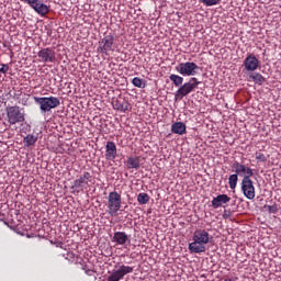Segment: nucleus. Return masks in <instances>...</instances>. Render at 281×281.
<instances>
[{"instance_id": "17", "label": "nucleus", "mask_w": 281, "mask_h": 281, "mask_svg": "<svg viewBox=\"0 0 281 281\" xmlns=\"http://www.w3.org/2000/svg\"><path fill=\"white\" fill-rule=\"evenodd\" d=\"M229 201H232V198H229L227 194H218L217 196L213 198L211 204L214 210H218V207H223V205L229 203Z\"/></svg>"}, {"instance_id": "24", "label": "nucleus", "mask_w": 281, "mask_h": 281, "mask_svg": "<svg viewBox=\"0 0 281 281\" xmlns=\"http://www.w3.org/2000/svg\"><path fill=\"white\" fill-rule=\"evenodd\" d=\"M132 85L134 87H137V89H146V80L139 78V77H135L132 79Z\"/></svg>"}, {"instance_id": "12", "label": "nucleus", "mask_w": 281, "mask_h": 281, "mask_svg": "<svg viewBox=\"0 0 281 281\" xmlns=\"http://www.w3.org/2000/svg\"><path fill=\"white\" fill-rule=\"evenodd\" d=\"M38 63H56V50L52 47L42 48L38 53Z\"/></svg>"}, {"instance_id": "15", "label": "nucleus", "mask_w": 281, "mask_h": 281, "mask_svg": "<svg viewBox=\"0 0 281 281\" xmlns=\"http://www.w3.org/2000/svg\"><path fill=\"white\" fill-rule=\"evenodd\" d=\"M115 157H117V145L109 140L105 145V159L106 161H115Z\"/></svg>"}, {"instance_id": "2", "label": "nucleus", "mask_w": 281, "mask_h": 281, "mask_svg": "<svg viewBox=\"0 0 281 281\" xmlns=\"http://www.w3.org/2000/svg\"><path fill=\"white\" fill-rule=\"evenodd\" d=\"M34 101L38 104L41 113H49L60 104V99L57 97H34Z\"/></svg>"}, {"instance_id": "30", "label": "nucleus", "mask_w": 281, "mask_h": 281, "mask_svg": "<svg viewBox=\"0 0 281 281\" xmlns=\"http://www.w3.org/2000/svg\"><path fill=\"white\" fill-rule=\"evenodd\" d=\"M0 74H8V71H10V66L7 64H0Z\"/></svg>"}, {"instance_id": "25", "label": "nucleus", "mask_w": 281, "mask_h": 281, "mask_svg": "<svg viewBox=\"0 0 281 281\" xmlns=\"http://www.w3.org/2000/svg\"><path fill=\"white\" fill-rule=\"evenodd\" d=\"M37 139H38V137H36L35 135L29 134V135H26V136L24 137V144H25V146H27V147L34 146V144H36Z\"/></svg>"}, {"instance_id": "3", "label": "nucleus", "mask_w": 281, "mask_h": 281, "mask_svg": "<svg viewBox=\"0 0 281 281\" xmlns=\"http://www.w3.org/2000/svg\"><path fill=\"white\" fill-rule=\"evenodd\" d=\"M7 121L10 126H14V124H23L25 122V112L21 110L19 105H10L5 109Z\"/></svg>"}, {"instance_id": "18", "label": "nucleus", "mask_w": 281, "mask_h": 281, "mask_svg": "<svg viewBox=\"0 0 281 281\" xmlns=\"http://www.w3.org/2000/svg\"><path fill=\"white\" fill-rule=\"evenodd\" d=\"M112 240L116 245H126V243H131V236L126 235L125 232H115Z\"/></svg>"}, {"instance_id": "21", "label": "nucleus", "mask_w": 281, "mask_h": 281, "mask_svg": "<svg viewBox=\"0 0 281 281\" xmlns=\"http://www.w3.org/2000/svg\"><path fill=\"white\" fill-rule=\"evenodd\" d=\"M249 78H251L252 81H254L256 85H259V86L265 85V82L267 81V79L265 78V76H262V75L259 74V72L251 74V75L249 76Z\"/></svg>"}, {"instance_id": "14", "label": "nucleus", "mask_w": 281, "mask_h": 281, "mask_svg": "<svg viewBox=\"0 0 281 281\" xmlns=\"http://www.w3.org/2000/svg\"><path fill=\"white\" fill-rule=\"evenodd\" d=\"M244 67L246 71H256L260 67V60L256 58V55L249 54L244 60Z\"/></svg>"}, {"instance_id": "13", "label": "nucleus", "mask_w": 281, "mask_h": 281, "mask_svg": "<svg viewBox=\"0 0 281 281\" xmlns=\"http://www.w3.org/2000/svg\"><path fill=\"white\" fill-rule=\"evenodd\" d=\"M128 273H133V267L121 265L117 270L111 273L108 277V281H119L124 278V276H128Z\"/></svg>"}, {"instance_id": "19", "label": "nucleus", "mask_w": 281, "mask_h": 281, "mask_svg": "<svg viewBox=\"0 0 281 281\" xmlns=\"http://www.w3.org/2000/svg\"><path fill=\"white\" fill-rule=\"evenodd\" d=\"M171 133H175V135H186L187 133V126L183 122H176L171 125Z\"/></svg>"}, {"instance_id": "28", "label": "nucleus", "mask_w": 281, "mask_h": 281, "mask_svg": "<svg viewBox=\"0 0 281 281\" xmlns=\"http://www.w3.org/2000/svg\"><path fill=\"white\" fill-rule=\"evenodd\" d=\"M203 5H206V8H212V5H218L221 3V0H202L201 1Z\"/></svg>"}, {"instance_id": "7", "label": "nucleus", "mask_w": 281, "mask_h": 281, "mask_svg": "<svg viewBox=\"0 0 281 281\" xmlns=\"http://www.w3.org/2000/svg\"><path fill=\"white\" fill-rule=\"evenodd\" d=\"M114 44L115 37H113L111 34H108L101 41H99V47L97 48V52H99V54L109 56V52H115V48H113Z\"/></svg>"}, {"instance_id": "4", "label": "nucleus", "mask_w": 281, "mask_h": 281, "mask_svg": "<svg viewBox=\"0 0 281 281\" xmlns=\"http://www.w3.org/2000/svg\"><path fill=\"white\" fill-rule=\"evenodd\" d=\"M201 85V81L196 77H192L188 82L180 86V88L175 93V100H183L186 95H190L192 91L196 89Z\"/></svg>"}, {"instance_id": "5", "label": "nucleus", "mask_w": 281, "mask_h": 281, "mask_svg": "<svg viewBox=\"0 0 281 281\" xmlns=\"http://www.w3.org/2000/svg\"><path fill=\"white\" fill-rule=\"evenodd\" d=\"M122 207V194L117 191H112L108 195V214L110 216H117V212H120Z\"/></svg>"}, {"instance_id": "10", "label": "nucleus", "mask_w": 281, "mask_h": 281, "mask_svg": "<svg viewBox=\"0 0 281 281\" xmlns=\"http://www.w3.org/2000/svg\"><path fill=\"white\" fill-rule=\"evenodd\" d=\"M93 182V176L85 171L83 175H81L78 179L74 181V184L71 187L72 190H85L89 188V183Z\"/></svg>"}, {"instance_id": "9", "label": "nucleus", "mask_w": 281, "mask_h": 281, "mask_svg": "<svg viewBox=\"0 0 281 281\" xmlns=\"http://www.w3.org/2000/svg\"><path fill=\"white\" fill-rule=\"evenodd\" d=\"M232 168L234 172L237 173L238 177H243L241 181L247 179H251L254 177V169L247 167L238 161L233 162Z\"/></svg>"}, {"instance_id": "6", "label": "nucleus", "mask_w": 281, "mask_h": 281, "mask_svg": "<svg viewBox=\"0 0 281 281\" xmlns=\"http://www.w3.org/2000/svg\"><path fill=\"white\" fill-rule=\"evenodd\" d=\"M176 71L180 76H196L199 74V65L194 61L180 63L176 66Z\"/></svg>"}, {"instance_id": "29", "label": "nucleus", "mask_w": 281, "mask_h": 281, "mask_svg": "<svg viewBox=\"0 0 281 281\" xmlns=\"http://www.w3.org/2000/svg\"><path fill=\"white\" fill-rule=\"evenodd\" d=\"M256 159H257V161L265 162V161H267V156L262 153H256Z\"/></svg>"}, {"instance_id": "16", "label": "nucleus", "mask_w": 281, "mask_h": 281, "mask_svg": "<svg viewBox=\"0 0 281 281\" xmlns=\"http://www.w3.org/2000/svg\"><path fill=\"white\" fill-rule=\"evenodd\" d=\"M112 106L115 111H120L121 113H126V111H131V102L126 99H116L112 102Z\"/></svg>"}, {"instance_id": "1", "label": "nucleus", "mask_w": 281, "mask_h": 281, "mask_svg": "<svg viewBox=\"0 0 281 281\" xmlns=\"http://www.w3.org/2000/svg\"><path fill=\"white\" fill-rule=\"evenodd\" d=\"M210 233L200 228L193 233V241L189 244V251L191 254H203L205 252L206 245L210 243Z\"/></svg>"}, {"instance_id": "11", "label": "nucleus", "mask_w": 281, "mask_h": 281, "mask_svg": "<svg viewBox=\"0 0 281 281\" xmlns=\"http://www.w3.org/2000/svg\"><path fill=\"white\" fill-rule=\"evenodd\" d=\"M241 192L248 201H254L256 199V187L254 186V180L246 179L241 180Z\"/></svg>"}, {"instance_id": "23", "label": "nucleus", "mask_w": 281, "mask_h": 281, "mask_svg": "<svg viewBox=\"0 0 281 281\" xmlns=\"http://www.w3.org/2000/svg\"><path fill=\"white\" fill-rule=\"evenodd\" d=\"M228 186L231 190H236V186H238V173L235 172L228 177Z\"/></svg>"}, {"instance_id": "20", "label": "nucleus", "mask_w": 281, "mask_h": 281, "mask_svg": "<svg viewBox=\"0 0 281 281\" xmlns=\"http://www.w3.org/2000/svg\"><path fill=\"white\" fill-rule=\"evenodd\" d=\"M126 166L128 170H139L140 164H139V157H128L126 161Z\"/></svg>"}, {"instance_id": "22", "label": "nucleus", "mask_w": 281, "mask_h": 281, "mask_svg": "<svg viewBox=\"0 0 281 281\" xmlns=\"http://www.w3.org/2000/svg\"><path fill=\"white\" fill-rule=\"evenodd\" d=\"M169 80H171V82L175 85V87H182L183 86V77L179 76V75H170L169 76Z\"/></svg>"}, {"instance_id": "8", "label": "nucleus", "mask_w": 281, "mask_h": 281, "mask_svg": "<svg viewBox=\"0 0 281 281\" xmlns=\"http://www.w3.org/2000/svg\"><path fill=\"white\" fill-rule=\"evenodd\" d=\"M21 2L27 3L40 16H47L49 14V7L41 2V0H21Z\"/></svg>"}, {"instance_id": "27", "label": "nucleus", "mask_w": 281, "mask_h": 281, "mask_svg": "<svg viewBox=\"0 0 281 281\" xmlns=\"http://www.w3.org/2000/svg\"><path fill=\"white\" fill-rule=\"evenodd\" d=\"M263 210H266V212L268 214H278L279 209H278V204H273V205H263Z\"/></svg>"}, {"instance_id": "26", "label": "nucleus", "mask_w": 281, "mask_h": 281, "mask_svg": "<svg viewBox=\"0 0 281 281\" xmlns=\"http://www.w3.org/2000/svg\"><path fill=\"white\" fill-rule=\"evenodd\" d=\"M137 201L139 203V205H146L149 201H150V195H148V193H139L137 195Z\"/></svg>"}]
</instances>
